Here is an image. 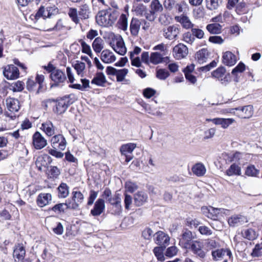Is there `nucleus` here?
<instances>
[{"mask_svg":"<svg viewBox=\"0 0 262 262\" xmlns=\"http://www.w3.org/2000/svg\"><path fill=\"white\" fill-rule=\"evenodd\" d=\"M118 13L111 8L100 11L96 16L97 24L101 26L108 27L116 21Z\"/></svg>","mask_w":262,"mask_h":262,"instance_id":"obj_1","label":"nucleus"},{"mask_svg":"<svg viewBox=\"0 0 262 262\" xmlns=\"http://www.w3.org/2000/svg\"><path fill=\"white\" fill-rule=\"evenodd\" d=\"M44 81V75L37 74L35 79H33L32 76L28 78L26 88L29 92H35L36 94H39L43 92L45 89Z\"/></svg>","mask_w":262,"mask_h":262,"instance_id":"obj_2","label":"nucleus"},{"mask_svg":"<svg viewBox=\"0 0 262 262\" xmlns=\"http://www.w3.org/2000/svg\"><path fill=\"white\" fill-rule=\"evenodd\" d=\"M195 239V235L191 231L185 229L179 238V245L182 248L186 249Z\"/></svg>","mask_w":262,"mask_h":262,"instance_id":"obj_3","label":"nucleus"},{"mask_svg":"<svg viewBox=\"0 0 262 262\" xmlns=\"http://www.w3.org/2000/svg\"><path fill=\"white\" fill-rule=\"evenodd\" d=\"M202 210L204 214L208 217L213 220H216L219 214H229L230 211L224 208H214L211 206L209 207H202Z\"/></svg>","mask_w":262,"mask_h":262,"instance_id":"obj_4","label":"nucleus"},{"mask_svg":"<svg viewBox=\"0 0 262 262\" xmlns=\"http://www.w3.org/2000/svg\"><path fill=\"white\" fill-rule=\"evenodd\" d=\"M180 27L177 25L167 26L163 29V35L167 39L176 40L180 32Z\"/></svg>","mask_w":262,"mask_h":262,"instance_id":"obj_5","label":"nucleus"},{"mask_svg":"<svg viewBox=\"0 0 262 262\" xmlns=\"http://www.w3.org/2000/svg\"><path fill=\"white\" fill-rule=\"evenodd\" d=\"M3 69L4 76L8 80H15L19 77V71L14 64H8Z\"/></svg>","mask_w":262,"mask_h":262,"instance_id":"obj_6","label":"nucleus"},{"mask_svg":"<svg viewBox=\"0 0 262 262\" xmlns=\"http://www.w3.org/2000/svg\"><path fill=\"white\" fill-rule=\"evenodd\" d=\"M51 162V158L47 154H43L37 157L35 165L38 170L42 172L47 170Z\"/></svg>","mask_w":262,"mask_h":262,"instance_id":"obj_7","label":"nucleus"},{"mask_svg":"<svg viewBox=\"0 0 262 262\" xmlns=\"http://www.w3.org/2000/svg\"><path fill=\"white\" fill-rule=\"evenodd\" d=\"M56 11L55 9H53L52 7L47 8V15H45V7L43 6H41L36 13L35 14H31L30 17L32 19L37 20L40 18H42L43 19H46L47 18H51L53 15V11Z\"/></svg>","mask_w":262,"mask_h":262,"instance_id":"obj_8","label":"nucleus"},{"mask_svg":"<svg viewBox=\"0 0 262 262\" xmlns=\"http://www.w3.org/2000/svg\"><path fill=\"white\" fill-rule=\"evenodd\" d=\"M84 199L82 193L78 191L72 192V199L68 203H67V208L73 209H77L79 207V203H81Z\"/></svg>","mask_w":262,"mask_h":262,"instance_id":"obj_9","label":"nucleus"},{"mask_svg":"<svg viewBox=\"0 0 262 262\" xmlns=\"http://www.w3.org/2000/svg\"><path fill=\"white\" fill-rule=\"evenodd\" d=\"M32 145L36 149H41L47 145V141L40 133L36 131L32 136Z\"/></svg>","mask_w":262,"mask_h":262,"instance_id":"obj_10","label":"nucleus"},{"mask_svg":"<svg viewBox=\"0 0 262 262\" xmlns=\"http://www.w3.org/2000/svg\"><path fill=\"white\" fill-rule=\"evenodd\" d=\"M188 54V48L183 43H180L173 48V55L177 60L186 57Z\"/></svg>","mask_w":262,"mask_h":262,"instance_id":"obj_11","label":"nucleus"},{"mask_svg":"<svg viewBox=\"0 0 262 262\" xmlns=\"http://www.w3.org/2000/svg\"><path fill=\"white\" fill-rule=\"evenodd\" d=\"M50 78L53 82L51 83V88L58 86L61 83H63L66 79L64 73L59 69H56L53 73H51V74H50Z\"/></svg>","mask_w":262,"mask_h":262,"instance_id":"obj_12","label":"nucleus"},{"mask_svg":"<svg viewBox=\"0 0 262 262\" xmlns=\"http://www.w3.org/2000/svg\"><path fill=\"white\" fill-rule=\"evenodd\" d=\"M202 243L195 239L187 249L190 250L194 254L201 258H204L206 256L205 252L203 250Z\"/></svg>","mask_w":262,"mask_h":262,"instance_id":"obj_13","label":"nucleus"},{"mask_svg":"<svg viewBox=\"0 0 262 262\" xmlns=\"http://www.w3.org/2000/svg\"><path fill=\"white\" fill-rule=\"evenodd\" d=\"M51 144L53 148L64 150L66 147V139L61 134L54 135L51 139Z\"/></svg>","mask_w":262,"mask_h":262,"instance_id":"obj_14","label":"nucleus"},{"mask_svg":"<svg viewBox=\"0 0 262 262\" xmlns=\"http://www.w3.org/2000/svg\"><path fill=\"white\" fill-rule=\"evenodd\" d=\"M26 248L22 243L15 245L13 256L15 261H19L20 259H23L26 256Z\"/></svg>","mask_w":262,"mask_h":262,"instance_id":"obj_15","label":"nucleus"},{"mask_svg":"<svg viewBox=\"0 0 262 262\" xmlns=\"http://www.w3.org/2000/svg\"><path fill=\"white\" fill-rule=\"evenodd\" d=\"M248 222L247 217L241 214L234 215L228 220V223L230 227H236Z\"/></svg>","mask_w":262,"mask_h":262,"instance_id":"obj_16","label":"nucleus"},{"mask_svg":"<svg viewBox=\"0 0 262 262\" xmlns=\"http://www.w3.org/2000/svg\"><path fill=\"white\" fill-rule=\"evenodd\" d=\"M212 258L214 260H221L224 258L225 255L230 257L232 255L231 251L228 249H217L211 252Z\"/></svg>","mask_w":262,"mask_h":262,"instance_id":"obj_17","label":"nucleus"},{"mask_svg":"<svg viewBox=\"0 0 262 262\" xmlns=\"http://www.w3.org/2000/svg\"><path fill=\"white\" fill-rule=\"evenodd\" d=\"M253 106L248 105L242 107H238L232 108V110H236L239 112L237 113L238 116L242 118H249L252 116L253 114Z\"/></svg>","mask_w":262,"mask_h":262,"instance_id":"obj_18","label":"nucleus"},{"mask_svg":"<svg viewBox=\"0 0 262 262\" xmlns=\"http://www.w3.org/2000/svg\"><path fill=\"white\" fill-rule=\"evenodd\" d=\"M105 203L102 199H98L95 202L93 208L91 210V213L93 216L100 215L104 210Z\"/></svg>","mask_w":262,"mask_h":262,"instance_id":"obj_19","label":"nucleus"},{"mask_svg":"<svg viewBox=\"0 0 262 262\" xmlns=\"http://www.w3.org/2000/svg\"><path fill=\"white\" fill-rule=\"evenodd\" d=\"M6 105L8 110L12 113L17 112L20 107L19 101L17 99L11 97L6 99Z\"/></svg>","mask_w":262,"mask_h":262,"instance_id":"obj_20","label":"nucleus"},{"mask_svg":"<svg viewBox=\"0 0 262 262\" xmlns=\"http://www.w3.org/2000/svg\"><path fill=\"white\" fill-rule=\"evenodd\" d=\"M52 200L50 193H41L37 197L36 204L40 207H43L47 205Z\"/></svg>","mask_w":262,"mask_h":262,"instance_id":"obj_21","label":"nucleus"},{"mask_svg":"<svg viewBox=\"0 0 262 262\" xmlns=\"http://www.w3.org/2000/svg\"><path fill=\"white\" fill-rule=\"evenodd\" d=\"M207 120L212 121L215 125H220L223 128H227L234 122V120L232 118H216Z\"/></svg>","mask_w":262,"mask_h":262,"instance_id":"obj_22","label":"nucleus"},{"mask_svg":"<svg viewBox=\"0 0 262 262\" xmlns=\"http://www.w3.org/2000/svg\"><path fill=\"white\" fill-rule=\"evenodd\" d=\"M134 199L135 205L140 206L147 202L148 195L146 192L139 191L134 194Z\"/></svg>","mask_w":262,"mask_h":262,"instance_id":"obj_23","label":"nucleus"},{"mask_svg":"<svg viewBox=\"0 0 262 262\" xmlns=\"http://www.w3.org/2000/svg\"><path fill=\"white\" fill-rule=\"evenodd\" d=\"M140 21L137 18L133 17L129 25L130 34L133 36L136 37L139 34L141 26Z\"/></svg>","mask_w":262,"mask_h":262,"instance_id":"obj_24","label":"nucleus"},{"mask_svg":"<svg viewBox=\"0 0 262 262\" xmlns=\"http://www.w3.org/2000/svg\"><path fill=\"white\" fill-rule=\"evenodd\" d=\"M236 58L235 55L230 51L225 52L223 55V62L227 66H232L235 64Z\"/></svg>","mask_w":262,"mask_h":262,"instance_id":"obj_25","label":"nucleus"},{"mask_svg":"<svg viewBox=\"0 0 262 262\" xmlns=\"http://www.w3.org/2000/svg\"><path fill=\"white\" fill-rule=\"evenodd\" d=\"M175 20L177 22L180 23L183 28L186 29H192L194 26V25L191 22L188 17L186 15H181V16H176Z\"/></svg>","mask_w":262,"mask_h":262,"instance_id":"obj_26","label":"nucleus"},{"mask_svg":"<svg viewBox=\"0 0 262 262\" xmlns=\"http://www.w3.org/2000/svg\"><path fill=\"white\" fill-rule=\"evenodd\" d=\"M112 48L116 53L121 55H124L127 51L124 42L121 37L116 39V45L112 46Z\"/></svg>","mask_w":262,"mask_h":262,"instance_id":"obj_27","label":"nucleus"},{"mask_svg":"<svg viewBox=\"0 0 262 262\" xmlns=\"http://www.w3.org/2000/svg\"><path fill=\"white\" fill-rule=\"evenodd\" d=\"M101 60L104 63H110L115 61L116 57L109 50H103L101 54Z\"/></svg>","mask_w":262,"mask_h":262,"instance_id":"obj_28","label":"nucleus"},{"mask_svg":"<svg viewBox=\"0 0 262 262\" xmlns=\"http://www.w3.org/2000/svg\"><path fill=\"white\" fill-rule=\"evenodd\" d=\"M209 56L207 49L203 48L198 51L195 54V59L200 64L206 62Z\"/></svg>","mask_w":262,"mask_h":262,"instance_id":"obj_29","label":"nucleus"},{"mask_svg":"<svg viewBox=\"0 0 262 262\" xmlns=\"http://www.w3.org/2000/svg\"><path fill=\"white\" fill-rule=\"evenodd\" d=\"M40 129L49 137L55 134V128L51 121H46L42 123Z\"/></svg>","mask_w":262,"mask_h":262,"instance_id":"obj_30","label":"nucleus"},{"mask_svg":"<svg viewBox=\"0 0 262 262\" xmlns=\"http://www.w3.org/2000/svg\"><path fill=\"white\" fill-rule=\"evenodd\" d=\"M107 82L105 76L102 72H97L91 81V83L99 86H104Z\"/></svg>","mask_w":262,"mask_h":262,"instance_id":"obj_31","label":"nucleus"},{"mask_svg":"<svg viewBox=\"0 0 262 262\" xmlns=\"http://www.w3.org/2000/svg\"><path fill=\"white\" fill-rule=\"evenodd\" d=\"M65 96L58 98L55 100L56 108L55 112L58 114H62L66 112Z\"/></svg>","mask_w":262,"mask_h":262,"instance_id":"obj_32","label":"nucleus"},{"mask_svg":"<svg viewBox=\"0 0 262 262\" xmlns=\"http://www.w3.org/2000/svg\"><path fill=\"white\" fill-rule=\"evenodd\" d=\"M169 236L162 231H158L156 233L155 243L159 245L167 244L169 243Z\"/></svg>","mask_w":262,"mask_h":262,"instance_id":"obj_33","label":"nucleus"},{"mask_svg":"<svg viewBox=\"0 0 262 262\" xmlns=\"http://www.w3.org/2000/svg\"><path fill=\"white\" fill-rule=\"evenodd\" d=\"M192 171L196 176L202 177L205 174L206 169L204 164L198 163L192 167Z\"/></svg>","mask_w":262,"mask_h":262,"instance_id":"obj_34","label":"nucleus"},{"mask_svg":"<svg viewBox=\"0 0 262 262\" xmlns=\"http://www.w3.org/2000/svg\"><path fill=\"white\" fill-rule=\"evenodd\" d=\"M207 30L212 34H219L222 32V26L218 23L209 24L206 26Z\"/></svg>","mask_w":262,"mask_h":262,"instance_id":"obj_35","label":"nucleus"},{"mask_svg":"<svg viewBox=\"0 0 262 262\" xmlns=\"http://www.w3.org/2000/svg\"><path fill=\"white\" fill-rule=\"evenodd\" d=\"M226 173L228 176H240L241 174V168L236 163H233L226 171Z\"/></svg>","mask_w":262,"mask_h":262,"instance_id":"obj_36","label":"nucleus"},{"mask_svg":"<svg viewBox=\"0 0 262 262\" xmlns=\"http://www.w3.org/2000/svg\"><path fill=\"white\" fill-rule=\"evenodd\" d=\"M104 43L103 40L100 37L95 38L92 43L94 51L97 53H100L104 48Z\"/></svg>","mask_w":262,"mask_h":262,"instance_id":"obj_37","label":"nucleus"},{"mask_svg":"<svg viewBox=\"0 0 262 262\" xmlns=\"http://www.w3.org/2000/svg\"><path fill=\"white\" fill-rule=\"evenodd\" d=\"M136 144L129 143L122 145L120 148V152L122 155L132 154L133 150L136 147Z\"/></svg>","mask_w":262,"mask_h":262,"instance_id":"obj_38","label":"nucleus"},{"mask_svg":"<svg viewBox=\"0 0 262 262\" xmlns=\"http://www.w3.org/2000/svg\"><path fill=\"white\" fill-rule=\"evenodd\" d=\"M49 179H55L60 174V170L56 166H51L45 171Z\"/></svg>","mask_w":262,"mask_h":262,"instance_id":"obj_39","label":"nucleus"},{"mask_svg":"<svg viewBox=\"0 0 262 262\" xmlns=\"http://www.w3.org/2000/svg\"><path fill=\"white\" fill-rule=\"evenodd\" d=\"M242 236L245 238L250 241H253L256 239L258 234L256 233L255 230L252 228L247 229L243 230L242 232Z\"/></svg>","mask_w":262,"mask_h":262,"instance_id":"obj_40","label":"nucleus"},{"mask_svg":"<svg viewBox=\"0 0 262 262\" xmlns=\"http://www.w3.org/2000/svg\"><path fill=\"white\" fill-rule=\"evenodd\" d=\"M206 8L211 11L216 10L222 4V0H205Z\"/></svg>","mask_w":262,"mask_h":262,"instance_id":"obj_41","label":"nucleus"},{"mask_svg":"<svg viewBox=\"0 0 262 262\" xmlns=\"http://www.w3.org/2000/svg\"><path fill=\"white\" fill-rule=\"evenodd\" d=\"M90 13V10L88 5L84 4L80 6L78 14L81 19H85L88 18Z\"/></svg>","mask_w":262,"mask_h":262,"instance_id":"obj_42","label":"nucleus"},{"mask_svg":"<svg viewBox=\"0 0 262 262\" xmlns=\"http://www.w3.org/2000/svg\"><path fill=\"white\" fill-rule=\"evenodd\" d=\"M163 56L159 52H152L150 55V62L153 64H158L162 62Z\"/></svg>","mask_w":262,"mask_h":262,"instance_id":"obj_43","label":"nucleus"},{"mask_svg":"<svg viewBox=\"0 0 262 262\" xmlns=\"http://www.w3.org/2000/svg\"><path fill=\"white\" fill-rule=\"evenodd\" d=\"M10 89L13 92H20L24 90L25 88V83L20 80L15 82L11 85Z\"/></svg>","mask_w":262,"mask_h":262,"instance_id":"obj_44","label":"nucleus"},{"mask_svg":"<svg viewBox=\"0 0 262 262\" xmlns=\"http://www.w3.org/2000/svg\"><path fill=\"white\" fill-rule=\"evenodd\" d=\"M259 173V170L256 169L253 165L247 166L245 170V174L249 177H257Z\"/></svg>","mask_w":262,"mask_h":262,"instance_id":"obj_45","label":"nucleus"},{"mask_svg":"<svg viewBox=\"0 0 262 262\" xmlns=\"http://www.w3.org/2000/svg\"><path fill=\"white\" fill-rule=\"evenodd\" d=\"M119 28L123 31H126L127 29L128 23L127 18L125 14H122L118 20Z\"/></svg>","mask_w":262,"mask_h":262,"instance_id":"obj_46","label":"nucleus"},{"mask_svg":"<svg viewBox=\"0 0 262 262\" xmlns=\"http://www.w3.org/2000/svg\"><path fill=\"white\" fill-rule=\"evenodd\" d=\"M170 75L169 72L164 69H160L156 70V77L160 80H164Z\"/></svg>","mask_w":262,"mask_h":262,"instance_id":"obj_47","label":"nucleus"},{"mask_svg":"<svg viewBox=\"0 0 262 262\" xmlns=\"http://www.w3.org/2000/svg\"><path fill=\"white\" fill-rule=\"evenodd\" d=\"M68 15L72 20L76 24H77L79 23V19L78 17L77 10L76 8H70L68 12Z\"/></svg>","mask_w":262,"mask_h":262,"instance_id":"obj_48","label":"nucleus"},{"mask_svg":"<svg viewBox=\"0 0 262 262\" xmlns=\"http://www.w3.org/2000/svg\"><path fill=\"white\" fill-rule=\"evenodd\" d=\"M163 248L161 247H156L153 250V252L158 260L163 261L165 257L163 254Z\"/></svg>","mask_w":262,"mask_h":262,"instance_id":"obj_49","label":"nucleus"},{"mask_svg":"<svg viewBox=\"0 0 262 262\" xmlns=\"http://www.w3.org/2000/svg\"><path fill=\"white\" fill-rule=\"evenodd\" d=\"M79 42L81 44L82 53L88 54L90 57L92 58L93 54L90 46L82 39L80 40Z\"/></svg>","mask_w":262,"mask_h":262,"instance_id":"obj_50","label":"nucleus"},{"mask_svg":"<svg viewBox=\"0 0 262 262\" xmlns=\"http://www.w3.org/2000/svg\"><path fill=\"white\" fill-rule=\"evenodd\" d=\"M226 72V69L223 67H220L215 71L212 72L211 75L213 77H214L216 79H220L222 78Z\"/></svg>","mask_w":262,"mask_h":262,"instance_id":"obj_51","label":"nucleus"},{"mask_svg":"<svg viewBox=\"0 0 262 262\" xmlns=\"http://www.w3.org/2000/svg\"><path fill=\"white\" fill-rule=\"evenodd\" d=\"M147 9L146 7L143 4H138L134 6V11L137 15L142 16L145 15V13Z\"/></svg>","mask_w":262,"mask_h":262,"instance_id":"obj_52","label":"nucleus"},{"mask_svg":"<svg viewBox=\"0 0 262 262\" xmlns=\"http://www.w3.org/2000/svg\"><path fill=\"white\" fill-rule=\"evenodd\" d=\"M242 158H243V154L240 152L236 151L234 154L231 155L229 157V161L230 162H234V163H236H236H237L239 164L240 163L239 161Z\"/></svg>","mask_w":262,"mask_h":262,"instance_id":"obj_53","label":"nucleus"},{"mask_svg":"<svg viewBox=\"0 0 262 262\" xmlns=\"http://www.w3.org/2000/svg\"><path fill=\"white\" fill-rule=\"evenodd\" d=\"M252 257H260L262 256V242L257 244L251 253Z\"/></svg>","mask_w":262,"mask_h":262,"instance_id":"obj_54","label":"nucleus"},{"mask_svg":"<svg viewBox=\"0 0 262 262\" xmlns=\"http://www.w3.org/2000/svg\"><path fill=\"white\" fill-rule=\"evenodd\" d=\"M205 245L208 249L211 250L219 247L220 244L213 238H209L206 240Z\"/></svg>","mask_w":262,"mask_h":262,"instance_id":"obj_55","label":"nucleus"},{"mask_svg":"<svg viewBox=\"0 0 262 262\" xmlns=\"http://www.w3.org/2000/svg\"><path fill=\"white\" fill-rule=\"evenodd\" d=\"M128 69H127L118 70L117 74L116 75L117 81L118 82L122 81L124 80L125 76L128 73Z\"/></svg>","mask_w":262,"mask_h":262,"instance_id":"obj_56","label":"nucleus"},{"mask_svg":"<svg viewBox=\"0 0 262 262\" xmlns=\"http://www.w3.org/2000/svg\"><path fill=\"white\" fill-rule=\"evenodd\" d=\"M182 40L185 42L192 44L195 40V38L192 32H187L183 34Z\"/></svg>","mask_w":262,"mask_h":262,"instance_id":"obj_57","label":"nucleus"},{"mask_svg":"<svg viewBox=\"0 0 262 262\" xmlns=\"http://www.w3.org/2000/svg\"><path fill=\"white\" fill-rule=\"evenodd\" d=\"M151 10L155 12H161L163 10V7L159 0H153L151 5Z\"/></svg>","mask_w":262,"mask_h":262,"instance_id":"obj_58","label":"nucleus"},{"mask_svg":"<svg viewBox=\"0 0 262 262\" xmlns=\"http://www.w3.org/2000/svg\"><path fill=\"white\" fill-rule=\"evenodd\" d=\"M98 191H95L93 190H90L87 203L88 206H91L94 203V201L98 196Z\"/></svg>","mask_w":262,"mask_h":262,"instance_id":"obj_59","label":"nucleus"},{"mask_svg":"<svg viewBox=\"0 0 262 262\" xmlns=\"http://www.w3.org/2000/svg\"><path fill=\"white\" fill-rule=\"evenodd\" d=\"M73 67L77 74L80 75L84 70L85 66L84 62L76 61V63L73 65Z\"/></svg>","mask_w":262,"mask_h":262,"instance_id":"obj_60","label":"nucleus"},{"mask_svg":"<svg viewBox=\"0 0 262 262\" xmlns=\"http://www.w3.org/2000/svg\"><path fill=\"white\" fill-rule=\"evenodd\" d=\"M191 32L194 36V37H196L198 39H202L204 36V31L199 28H194L193 27L191 29Z\"/></svg>","mask_w":262,"mask_h":262,"instance_id":"obj_61","label":"nucleus"},{"mask_svg":"<svg viewBox=\"0 0 262 262\" xmlns=\"http://www.w3.org/2000/svg\"><path fill=\"white\" fill-rule=\"evenodd\" d=\"M245 70V65L240 62L232 71L231 73L233 75H236L238 73H242Z\"/></svg>","mask_w":262,"mask_h":262,"instance_id":"obj_62","label":"nucleus"},{"mask_svg":"<svg viewBox=\"0 0 262 262\" xmlns=\"http://www.w3.org/2000/svg\"><path fill=\"white\" fill-rule=\"evenodd\" d=\"M156 93V90L154 89L147 88L143 90V95L146 98H150L152 96H153Z\"/></svg>","mask_w":262,"mask_h":262,"instance_id":"obj_63","label":"nucleus"},{"mask_svg":"<svg viewBox=\"0 0 262 262\" xmlns=\"http://www.w3.org/2000/svg\"><path fill=\"white\" fill-rule=\"evenodd\" d=\"M163 5L165 8L168 10L171 11L174 8L176 3L174 0H164Z\"/></svg>","mask_w":262,"mask_h":262,"instance_id":"obj_64","label":"nucleus"}]
</instances>
